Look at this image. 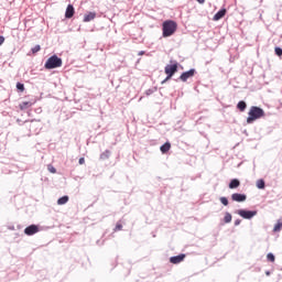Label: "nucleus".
Listing matches in <instances>:
<instances>
[{"label":"nucleus","mask_w":282,"mask_h":282,"mask_svg":"<svg viewBox=\"0 0 282 282\" xmlns=\"http://www.w3.org/2000/svg\"><path fill=\"white\" fill-rule=\"evenodd\" d=\"M239 186H241V182H239V180L234 178L230 181L229 183V188H239Z\"/></svg>","instance_id":"14"},{"label":"nucleus","mask_w":282,"mask_h":282,"mask_svg":"<svg viewBox=\"0 0 282 282\" xmlns=\"http://www.w3.org/2000/svg\"><path fill=\"white\" fill-rule=\"evenodd\" d=\"M139 56H144V51L139 52Z\"/></svg>","instance_id":"31"},{"label":"nucleus","mask_w":282,"mask_h":282,"mask_svg":"<svg viewBox=\"0 0 282 282\" xmlns=\"http://www.w3.org/2000/svg\"><path fill=\"white\" fill-rule=\"evenodd\" d=\"M164 72L166 74V78L162 82L163 84L166 83V80H171V78L175 76L177 72V63L166 65Z\"/></svg>","instance_id":"4"},{"label":"nucleus","mask_w":282,"mask_h":282,"mask_svg":"<svg viewBox=\"0 0 282 282\" xmlns=\"http://www.w3.org/2000/svg\"><path fill=\"white\" fill-rule=\"evenodd\" d=\"M39 232V226L36 225H30L24 229V235H28V237H32V235H36Z\"/></svg>","instance_id":"7"},{"label":"nucleus","mask_w":282,"mask_h":282,"mask_svg":"<svg viewBox=\"0 0 282 282\" xmlns=\"http://www.w3.org/2000/svg\"><path fill=\"white\" fill-rule=\"evenodd\" d=\"M198 1V3L203 4V3H206V0H196Z\"/></svg>","instance_id":"30"},{"label":"nucleus","mask_w":282,"mask_h":282,"mask_svg":"<svg viewBox=\"0 0 282 282\" xmlns=\"http://www.w3.org/2000/svg\"><path fill=\"white\" fill-rule=\"evenodd\" d=\"M122 230V224L118 223L115 227V232Z\"/></svg>","instance_id":"24"},{"label":"nucleus","mask_w":282,"mask_h":282,"mask_svg":"<svg viewBox=\"0 0 282 282\" xmlns=\"http://www.w3.org/2000/svg\"><path fill=\"white\" fill-rule=\"evenodd\" d=\"M240 111H246V107H240Z\"/></svg>","instance_id":"32"},{"label":"nucleus","mask_w":282,"mask_h":282,"mask_svg":"<svg viewBox=\"0 0 282 282\" xmlns=\"http://www.w3.org/2000/svg\"><path fill=\"white\" fill-rule=\"evenodd\" d=\"M163 37L167 39V36H173L175 32H177V22L173 20H166L162 24Z\"/></svg>","instance_id":"1"},{"label":"nucleus","mask_w":282,"mask_h":282,"mask_svg":"<svg viewBox=\"0 0 282 282\" xmlns=\"http://www.w3.org/2000/svg\"><path fill=\"white\" fill-rule=\"evenodd\" d=\"M281 228H282V223H278V224L274 226L273 230H274V232H279V231L281 230Z\"/></svg>","instance_id":"21"},{"label":"nucleus","mask_w":282,"mask_h":282,"mask_svg":"<svg viewBox=\"0 0 282 282\" xmlns=\"http://www.w3.org/2000/svg\"><path fill=\"white\" fill-rule=\"evenodd\" d=\"M267 259H268V261H270L271 263H274V261H275V258H274V254H273V253H268V254H267Z\"/></svg>","instance_id":"19"},{"label":"nucleus","mask_w":282,"mask_h":282,"mask_svg":"<svg viewBox=\"0 0 282 282\" xmlns=\"http://www.w3.org/2000/svg\"><path fill=\"white\" fill-rule=\"evenodd\" d=\"M75 12L76 11L74 10V6L68 4L67 8H66L65 18L66 19H72V17H74Z\"/></svg>","instance_id":"10"},{"label":"nucleus","mask_w":282,"mask_h":282,"mask_svg":"<svg viewBox=\"0 0 282 282\" xmlns=\"http://www.w3.org/2000/svg\"><path fill=\"white\" fill-rule=\"evenodd\" d=\"M96 19V12H89L84 17V23H89V21H94Z\"/></svg>","instance_id":"12"},{"label":"nucleus","mask_w":282,"mask_h":282,"mask_svg":"<svg viewBox=\"0 0 282 282\" xmlns=\"http://www.w3.org/2000/svg\"><path fill=\"white\" fill-rule=\"evenodd\" d=\"M237 214L242 217V219H252V217H256L257 210H245V209H239Z\"/></svg>","instance_id":"5"},{"label":"nucleus","mask_w":282,"mask_h":282,"mask_svg":"<svg viewBox=\"0 0 282 282\" xmlns=\"http://www.w3.org/2000/svg\"><path fill=\"white\" fill-rule=\"evenodd\" d=\"M68 202H69V196H63V197L58 198L57 204H58V206H63V205L67 204Z\"/></svg>","instance_id":"15"},{"label":"nucleus","mask_w":282,"mask_h":282,"mask_svg":"<svg viewBox=\"0 0 282 282\" xmlns=\"http://www.w3.org/2000/svg\"><path fill=\"white\" fill-rule=\"evenodd\" d=\"M257 188H265V181L258 180L257 181Z\"/></svg>","instance_id":"17"},{"label":"nucleus","mask_w":282,"mask_h":282,"mask_svg":"<svg viewBox=\"0 0 282 282\" xmlns=\"http://www.w3.org/2000/svg\"><path fill=\"white\" fill-rule=\"evenodd\" d=\"M239 224H241V220H240V219H238V220L235 221V226H239Z\"/></svg>","instance_id":"29"},{"label":"nucleus","mask_w":282,"mask_h":282,"mask_svg":"<svg viewBox=\"0 0 282 282\" xmlns=\"http://www.w3.org/2000/svg\"><path fill=\"white\" fill-rule=\"evenodd\" d=\"M220 203H221L224 206H228V198H226V197H220Z\"/></svg>","instance_id":"23"},{"label":"nucleus","mask_w":282,"mask_h":282,"mask_svg":"<svg viewBox=\"0 0 282 282\" xmlns=\"http://www.w3.org/2000/svg\"><path fill=\"white\" fill-rule=\"evenodd\" d=\"M160 151L161 153H169V151H171V142H165L161 145Z\"/></svg>","instance_id":"13"},{"label":"nucleus","mask_w":282,"mask_h":282,"mask_svg":"<svg viewBox=\"0 0 282 282\" xmlns=\"http://www.w3.org/2000/svg\"><path fill=\"white\" fill-rule=\"evenodd\" d=\"M265 112H263V109L259 107H252L248 113L247 118V124H252L256 120H259V118H263Z\"/></svg>","instance_id":"2"},{"label":"nucleus","mask_w":282,"mask_h":282,"mask_svg":"<svg viewBox=\"0 0 282 282\" xmlns=\"http://www.w3.org/2000/svg\"><path fill=\"white\" fill-rule=\"evenodd\" d=\"M186 259V254L181 253L178 256H174L170 258V263H173L174 265H177V263H182Z\"/></svg>","instance_id":"8"},{"label":"nucleus","mask_w":282,"mask_h":282,"mask_svg":"<svg viewBox=\"0 0 282 282\" xmlns=\"http://www.w3.org/2000/svg\"><path fill=\"white\" fill-rule=\"evenodd\" d=\"M275 54H276V56H282V48L275 47Z\"/></svg>","instance_id":"25"},{"label":"nucleus","mask_w":282,"mask_h":282,"mask_svg":"<svg viewBox=\"0 0 282 282\" xmlns=\"http://www.w3.org/2000/svg\"><path fill=\"white\" fill-rule=\"evenodd\" d=\"M232 202H246L247 196L245 194L235 193L231 195Z\"/></svg>","instance_id":"9"},{"label":"nucleus","mask_w":282,"mask_h":282,"mask_svg":"<svg viewBox=\"0 0 282 282\" xmlns=\"http://www.w3.org/2000/svg\"><path fill=\"white\" fill-rule=\"evenodd\" d=\"M32 54H36L39 52H41V45H35L32 50H31Z\"/></svg>","instance_id":"20"},{"label":"nucleus","mask_w":282,"mask_h":282,"mask_svg":"<svg viewBox=\"0 0 282 282\" xmlns=\"http://www.w3.org/2000/svg\"><path fill=\"white\" fill-rule=\"evenodd\" d=\"M2 43H6V37L3 35H0V46L2 45Z\"/></svg>","instance_id":"26"},{"label":"nucleus","mask_w":282,"mask_h":282,"mask_svg":"<svg viewBox=\"0 0 282 282\" xmlns=\"http://www.w3.org/2000/svg\"><path fill=\"white\" fill-rule=\"evenodd\" d=\"M79 164H85V158L79 159Z\"/></svg>","instance_id":"28"},{"label":"nucleus","mask_w":282,"mask_h":282,"mask_svg":"<svg viewBox=\"0 0 282 282\" xmlns=\"http://www.w3.org/2000/svg\"><path fill=\"white\" fill-rule=\"evenodd\" d=\"M224 221L225 224H230V221H232V215H230V213H226L224 217Z\"/></svg>","instance_id":"16"},{"label":"nucleus","mask_w":282,"mask_h":282,"mask_svg":"<svg viewBox=\"0 0 282 282\" xmlns=\"http://www.w3.org/2000/svg\"><path fill=\"white\" fill-rule=\"evenodd\" d=\"M50 173H56V167L54 165H47Z\"/></svg>","instance_id":"22"},{"label":"nucleus","mask_w":282,"mask_h":282,"mask_svg":"<svg viewBox=\"0 0 282 282\" xmlns=\"http://www.w3.org/2000/svg\"><path fill=\"white\" fill-rule=\"evenodd\" d=\"M17 89H18V91L23 93V91H25V86L23 84H21V83H18L17 84Z\"/></svg>","instance_id":"18"},{"label":"nucleus","mask_w":282,"mask_h":282,"mask_svg":"<svg viewBox=\"0 0 282 282\" xmlns=\"http://www.w3.org/2000/svg\"><path fill=\"white\" fill-rule=\"evenodd\" d=\"M45 69H56L63 67V59L56 55H52L44 65Z\"/></svg>","instance_id":"3"},{"label":"nucleus","mask_w":282,"mask_h":282,"mask_svg":"<svg viewBox=\"0 0 282 282\" xmlns=\"http://www.w3.org/2000/svg\"><path fill=\"white\" fill-rule=\"evenodd\" d=\"M237 107H246V101H239Z\"/></svg>","instance_id":"27"},{"label":"nucleus","mask_w":282,"mask_h":282,"mask_svg":"<svg viewBox=\"0 0 282 282\" xmlns=\"http://www.w3.org/2000/svg\"><path fill=\"white\" fill-rule=\"evenodd\" d=\"M226 17V9L219 10L215 15H214V21H219L220 19H224Z\"/></svg>","instance_id":"11"},{"label":"nucleus","mask_w":282,"mask_h":282,"mask_svg":"<svg viewBox=\"0 0 282 282\" xmlns=\"http://www.w3.org/2000/svg\"><path fill=\"white\" fill-rule=\"evenodd\" d=\"M193 76H195V68H192L187 72H184L181 76H180V80H182V83H186V80H188V78H193Z\"/></svg>","instance_id":"6"}]
</instances>
